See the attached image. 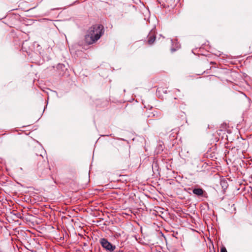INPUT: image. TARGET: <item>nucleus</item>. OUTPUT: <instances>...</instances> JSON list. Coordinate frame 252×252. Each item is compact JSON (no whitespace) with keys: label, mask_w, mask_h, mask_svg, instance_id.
I'll list each match as a JSON object with an SVG mask.
<instances>
[{"label":"nucleus","mask_w":252,"mask_h":252,"mask_svg":"<svg viewBox=\"0 0 252 252\" xmlns=\"http://www.w3.org/2000/svg\"><path fill=\"white\" fill-rule=\"evenodd\" d=\"M103 33V26L95 25L90 28L85 36V41L88 44H92L97 41Z\"/></svg>","instance_id":"1"},{"label":"nucleus","mask_w":252,"mask_h":252,"mask_svg":"<svg viewBox=\"0 0 252 252\" xmlns=\"http://www.w3.org/2000/svg\"><path fill=\"white\" fill-rule=\"evenodd\" d=\"M100 243L101 246L106 250L110 252H113L116 249L114 245H112L105 238H101L100 239Z\"/></svg>","instance_id":"2"},{"label":"nucleus","mask_w":252,"mask_h":252,"mask_svg":"<svg viewBox=\"0 0 252 252\" xmlns=\"http://www.w3.org/2000/svg\"><path fill=\"white\" fill-rule=\"evenodd\" d=\"M192 192L198 196H201L203 194L204 191L201 188H198L193 189Z\"/></svg>","instance_id":"3"},{"label":"nucleus","mask_w":252,"mask_h":252,"mask_svg":"<svg viewBox=\"0 0 252 252\" xmlns=\"http://www.w3.org/2000/svg\"><path fill=\"white\" fill-rule=\"evenodd\" d=\"M156 39V36L154 34H150L148 35V42L149 44H152Z\"/></svg>","instance_id":"4"},{"label":"nucleus","mask_w":252,"mask_h":252,"mask_svg":"<svg viewBox=\"0 0 252 252\" xmlns=\"http://www.w3.org/2000/svg\"><path fill=\"white\" fill-rule=\"evenodd\" d=\"M220 252H227L226 249L224 247H222L220 249Z\"/></svg>","instance_id":"5"},{"label":"nucleus","mask_w":252,"mask_h":252,"mask_svg":"<svg viewBox=\"0 0 252 252\" xmlns=\"http://www.w3.org/2000/svg\"><path fill=\"white\" fill-rule=\"evenodd\" d=\"M125 252L123 250H119L118 252Z\"/></svg>","instance_id":"6"}]
</instances>
